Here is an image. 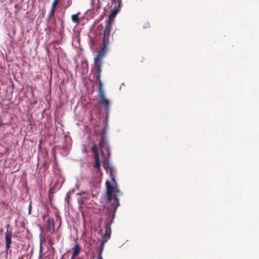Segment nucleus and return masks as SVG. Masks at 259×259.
Wrapping results in <instances>:
<instances>
[{
	"mask_svg": "<svg viewBox=\"0 0 259 259\" xmlns=\"http://www.w3.org/2000/svg\"><path fill=\"white\" fill-rule=\"evenodd\" d=\"M81 251V247L78 243H76L72 248V253L71 259H75Z\"/></svg>",
	"mask_w": 259,
	"mask_h": 259,
	"instance_id": "1a4fd4ad",
	"label": "nucleus"
},
{
	"mask_svg": "<svg viewBox=\"0 0 259 259\" xmlns=\"http://www.w3.org/2000/svg\"><path fill=\"white\" fill-rule=\"evenodd\" d=\"M31 209H32V201L30 200L28 206V213L30 214L31 213Z\"/></svg>",
	"mask_w": 259,
	"mask_h": 259,
	"instance_id": "412c9836",
	"label": "nucleus"
},
{
	"mask_svg": "<svg viewBox=\"0 0 259 259\" xmlns=\"http://www.w3.org/2000/svg\"><path fill=\"white\" fill-rule=\"evenodd\" d=\"M99 147L100 148L101 152L103 156H104V153L103 151V149H105L106 151L108 157L110 156V151L108 144L105 138V136H102L100 141Z\"/></svg>",
	"mask_w": 259,
	"mask_h": 259,
	"instance_id": "39448f33",
	"label": "nucleus"
},
{
	"mask_svg": "<svg viewBox=\"0 0 259 259\" xmlns=\"http://www.w3.org/2000/svg\"><path fill=\"white\" fill-rule=\"evenodd\" d=\"M103 157H104V158H103V159H102V161H104V165H103L104 168L105 169H107L108 168H110L109 163V161H108V158L106 157H105V156H103Z\"/></svg>",
	"mask_w": 259,
	"mask_h": 259,
	"instance_id": "4468645a",
	"label": "nucleus"
},
{
	"mask_svg": "<svg viewBox=\"0 0 259 259\" xmlns=\"http://www.w3.org/2000/svg\"><path fill=\"white\" fill-rule=\"evenodd\" d=\"M103 248L102 246H101L100 248L98 250V256H102V251H103Z\"/></svg>",
	"mask_w": 259,
	"mask_h": 259,
	"instance_id": "4be33fe9",
	"label": "nucleus"
},
{
	"mask_svg": "<svg viewBox=\"0 0 259 259\" xmlns=\"http://www.w3.org/2000/svg\"><path fill=\"white\" fill-rule=\"evenodd\" d=\"M95 68L96 69V74L101 75L102 63L94 62Z\"/></svg>",
	"mask_w": 259,
	"mask_h": 259,
	"instance_id": "ddd939ff",
	"label": "nucleus"
},
{
	"mask_svg": "<svg viewBox=\"0 0 259 259\" xmlns=\"http://www.w3.org/2000/svg\"><path fill=\"white\" fill-rule=\"evenodd\" d=\"M92 151L94 153V155H98L99 151L97 145L96 144H94L92 147Z\"/></svg>",
	"mask_w": 259,
	"mask_h": 259,
	"instance_id": "f3484780",
	"label": "nucleus"
},
{
	"mask_svg": "<svg viewBox=\"0 0 259 259\" xmlns=\"http://www.w3.org/2000/svg\"><path fill=\"white\" fill-rule=\"evenodd\" d=\"M110 233H111V232L105 231V234H104V235L103 237V239H102V243H103L107 242V240L110 238Z\"/></svg>",
	"mask_w": 259,
	"mask_h": 259,
	"instance_id": "2eb2a0df",
	"label": "nucleus"
},
{
	"mask_svg": "<svg viewBox=\"0 0 259 259\" xmlns=\"http://www.w3.org/2000/svg\"><path fill=\"white\" fill-rule=\"evenodd\" d=\"M94 158L95 161L94 167L95 168L97 169L98 171H99L101 169V162L99 154L94 155Z\"/></svg>",
	"mask_w": 259,
	"mask_h": 259,
	"instance_id": "9b49d317",
	"label": "nucleus"
},
{
	"mask_svg": "<svg viewBox=\"0 0 259 259\" xmlns=\"http://www.w3.org/2000/svg\"><path fill=\"white\" fill-rule=\"evenodd\" d=\"M112 4L116 3L117 0H111Z\"/></svg>",
	"mask_w": 259,
	"mask_h": 259,
	"instance_id": "bb28decb",
	"label": "nucleus"
},
{
	"mask_svg": "<svg viewBox=\"0 0 259 259\" xmlns=\"http://www.w3.org/2000/svg\"><path fill=\"white\" fill-rule=\"evenodd\" d=\"M108 47L103 46L102 48L98 51L97 56L94 59V62L101 63L106 52L109 49Z\"/></svg>",
	"mask_w": 259,
	"mask_h": 259,
	"instance_id": "0eeeda50",
	"label": "nucleus"
},
{
	"mask_svg": "<svg viewBox=\"0 0 259 259\" xmlns=\"http://www.w3.org/2000/svg\"><path fill=\"white\" fill-rule=\"evenodd\" d=\"M54 239L52 237H50L49 239V243L51 246L54 244Z\"/></svg>",
	"mask_w": 259,
	"mask_h": 259,
	"instance_id": "b1692460",
	"label": "nucleus"
},
{
	"mask_svg": "<svg viewBox=\"0 0 259 259\" xmlns=\"http://www.w3.org/2000/svg\"><path fill=\"white\" fill-rule=\"evenodd\" d=\"M59 3V0H54L52 5V7H51V9H54L56 10V7L57 6V5H58Z\"/></svg>",
	"mask_w": 259,
	"mask_h": 259,
	"instance_id": "aec40b11",
	"label": "nucleus"
},
{
	"mask_svg": "<svg viewBox=\"0 0 259 259\" xmlns=\"http://www.w3.org/2000/svg\"><path fill=\"white\" fill-rule=\"evenodd\" d=\"M119 11V8L116 6L114 7L113 10L111 12V14L109 15V19L107 22H110L111 24L112 25V22L114 20L116 15L118 13Z\"/></svg>",
	"mask_w": 259,
	"mask_h": 259,
	"instance_id": "9d476101",
	"label": "nucleus"
},
{
	"mask_svg": "<svg viewBox=\"0 0 259 259\" xmlns=\"http://www.w3.org/2000/svg\"><path fill=\"white\" fill-rule=\"evenodd\" d=\"M98 259H103L102 256H98Z\"/></svg>",
	"mask_w": 259,
	"mask_h": 259,
	"instance_id": "cd10ccee",
	"label": "nucleus"
},
{
	"mask_svg": "<svg viewBox=\"0 0 259 259\" xmlns=\"http://www.w3.org/2000/svg\"><path fill=\"white\" fill-rule=\"evenodd\" d=\"M111 24L110 22H106L103 33L102 45L109 47L112 41L110 38Z\"/></svg>",
	"mask_w": 259,
	"mask_h": 259,
	"instance_id": "f03ea898",
	"label": "nucleus"
},
{
	"mask_svg": "<svg viewBox=\"0 0 259 259\" xmlns=\"http://www.w3.org/2000/svg\"><path fill=\"white\" fill-rule=\"evenodd\" d=\"M107 209L108 210H110L111 211H113V214L112 215V216L109 215L108 218L106 219L105 221V231L111 232L110 225L112 223L113 220L114 219L115 212H114L113 207L111 204H110V206L107 208Z\"/></svg>",
	"mask_w": 259,
	"mask_h": 259,
	"instance_id": "423d86ee",
	"label": "nucleus"
},
{
	"mask_svg": "<svg viewBox=\"0 0 259 259\" xmlns=\"http://www.w3.org/2000/svg\"><path fill=\"white\" fill-rule=\"evenodd\" d=\"M117 1L118 2V6H116L119 8V9H120V5H121L122 3V0H117Z\"/></svg>",
	"mask_w": 259,
	"mask_h": 259,
	"instance_id": "393cba45",
	"label": "nucleus"
},
{
	"mask_svg": "<svg viewBox=\"0 0 259 259\" xmlns=\"http://www.w3.org/2000/svg\"><path fill=\"white\" fill-rule=\"evenodd\" d=\"M80 15V13L78 12L77 14H73L71 16V20L76 24H78L80 23V20L79 19V16Z\"/></svg>",
	"mask_w": 259,
	"mask_h": 259,
	"instance_id": "f8f14e48",
	"label": "nucleus"
},
{
	"mask_svg": "<svg viewBox=\"0 0 259 259\" xmlns=\"http://www.w3.org/2000/svg\"><path fill=\"white\" fill-rule=\"evenodd\" d=\"M12 228H10V225L8 224L7 225V231L5 234L6 247L7 250H8L11 247V244L12 243Z\"/></svg>",
	"mask_w": 259,
	"mask_h": 259,
	"instance_id": "20e7f679",
	"label": "nucleus"
},
{
	"mask_svg": "<svg viewBox=\"0 0 259 259\" xmlns=\"http://www.w3.org/2000/svg\"><path fill=\"white\" fill-rule=\"evenodd\" d=\"M46 217V215H45L44 217H43V218L45 219Z\"/></svg>",
	"mask_w": 259,
	"mask_h": 259,
	"instance_id": "c756f323",
	"label": "nucleus"
},
{
	"mask_svg": "<svg viewBox=\"0 0 259 259\" xmlns=\"http://www.w3.org/2000/svg\"><path fill=\"white\" fill-rule=\"evenodd\" d=\"M47 231L50 233H53L55 231V222L53 217L49 218L47 222Z\"/></svg>",
	"mask_w": 259,
	"mask_h": 259,
	"instance_id": "6e6552de",
	"label": "nucleus"
},
{
	"mask_svg": "<svg viewBox=\"0 0 259 259\" xmlns=\"http://www.w3.org/2000/svg\"><path fill=\"white\" fill-rule=\"evenodd\" d=\"M98 96L100 99L99 104L101 106H103L104 107L106 114L108 115L110 111V103L109 101L105 97V94L104 90H102L101 88L100 91H98Z\"/></svg>",
	"mask_w": 259,
	"mask_h": 259,
	"instance_id": "7ed1b4c3",
	"label": "nucleus"
},
{
	"mask_svg": "<svg viewBox=\"0 0 259 259\" xmlns=\"http://www.w3.org/2000/svg\"><path fill=\"white\" fill-rule=\"evenodd\" d=\"M51 193V190H50L49 191V193Z\"/></svg>",
	"mask_w": 259,
	"mask_h": 259,
	"instance_id": "c85d7f7f",
	"label": "nucleus"
},
{
	"mask_svg": "<svg viewBox=\"0 0 259 259\" xmlns=\"http://www.w3.org/2000/svg\"><path fill=\"white\" fill-rule=\"evenodd\" d=\"M96 75L97 80H98V83H99L98 91H100V89L101 88L102 90H104V89H103V84L101 80L100 79L101 75H98V74H96Z\"/></svg>",
	"mask_w": 259,
	"mask_h": 259,
	"instance_id": "dca6fc26",
	"label": "nucleus"
},
{
	"mask_svg": "<svg viewBox=\"0 0 259 259\" xmlns=\"http://www.w3.org/2000/svg\"><path fill=\"white\" fill-rule=\"evenodd\" d=\"M110 177L112 184L109 181L105 183L107 203L112 205L114 212H116L117 207L119 206L118 197L122 195V193L119 191L112 172H110Z\"/></svg>",
	"mask_w": 259,
	"mask_h": 259,
	"instance_id": "f257e3e1",
	"label": "nucleus"
},
{
	"mask_svg": "<svg viewBox=\"0 0 259 259\" xmlns=\"http://www.w3.org/2000/svg\"><path fill=\"white\" fill-rule=\"evenodd\" d=\"M106 131V127L104 126L103 127V128L102 129V136H104V135L105 134Z\"/></svg>",
	"mask_w": 259,
	"mask_h": 259,
	"instance_id": "a878e982",
	"label": "nucleus"
},
{
	"mask_svg": "<svg viewBox=\"0 0 259 259\" xmlns=\"http://www.w3.org/2000/svg\"><path fill=\"white\" fill-rule=\"evenodd\" d=\"M55 13V10L51 9V11L48 15V19L49 20H50L51 19L54 17Z\"/></svg>",
	"mask_w": 259,
	"mask_h": 259,
	"instance_id": "6ab92c4d",
	"label": "nucleus"
},
{
	"mask_svg": "<svg viewBox=\"0 0 259 259\" xmlns=\"http://www.w3.org/2000/svg\"><path fill=\"white\" fill-rule=\"evenodd\" d=\"M73 191H71L68 192V193H67V195L65 197V199L68 204H69V203L70 196H71V195L73 193Z\"/></svg>",
	"mask_w": 259,
	"mask_h": 259,
	"instance_id": "a211bd4d",
	"label": "nucleus"
},
{
	"mask_svg": "<svg viewBox=\"0 0 259 259\" xmlns=\"http://www.w3.org/2000/svg\"><path fill=\"white\" fill-rule=\"evenodd\" d=\"M43 254H42V249H40L39 253V256L38 259H43Z\"/></svg>",
	"mask_w": 259,
	"mask_h": 259,
	"instance_id": "5701e85b",
	"label": "nucleus"
}]
</instances>
